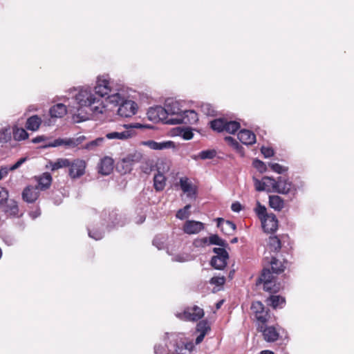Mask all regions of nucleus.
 Listing matches in <instances>:
<instances>
[{
  "mask_svg": "<svg viewBox=\"0 0 354 354\" xmlns=\"http://www.w3.org/2000/svg\"><path fill=\"white\" fill-rule=\"evenodd\" d=\"M261 151L265 158H270L274 155V150L270 147H262Z\"/></svg>",
  "mask_w": 354,
  "mask_h": 354,
  "instance_id": "obj_53",
  "label": "nucleus"
},
{
  "mask_svg": "<svg viewBox=\"0 0 354 354\" xmlns=\"http://www.w3.org/2000/svg\"><path fill=\"white\" fill-rule=\"evenodd\" d=\"M26 158H20L19 160L17 161L16 163H15L14 165H12V166L10 167V170L14 171V170L18 169L23 163H24L26 162Z\"/></svg>",
  "mask_w": 354,
  "mask_h": 354,
  "instance_id": "obj_58",
  "label": "nucleus"
},
{
  "mask_svg": "<svg viewBox=\"0 0 354 354\" xmlns=\"http://www.w3.org/2000/svg\"><path fill=\"white\" fill-rule=\"evenodd\" d=\"M124 127L127 129H132L133 128L142 129V128L145 127L144 125H142L140 123H136L134 124H127V125H124Z\"/></svg>",
  "mask_w": 354,
  "mask_h": 354,
  "instance_id": "obj_62",
  "label": "nucleus"
},
{
  "mask_svg": "<svg viewBox=\"0 0 354 354\" xmlns=\"http://www.w3.org/2000/svg\"><path fill=\"white\" fill-rule=\"evenodd\" d=\"M165 243V238L162 236H156L153 241V245H155L158 250L163 248Z\"/></svg>",
  "mask_w": 354,
  "mask_h": 354,
  "instance_id": "obj_50",
  "label": "nucleus"
},
{
  "mask_svg": "<svg viewBox=\"0 0 354 354\" xmlns=\"http://www.w3.org/2000/svg\"><path fill=\"white\" fill-rule=\"evenodd\" d=\"M204 229V224L202 222L194 220H187L183 225V230L187 234H195L199 233Z\"/></svg>",
  "mask_w": 354,
  "mask_h": 354,
  "instance_id": "obj_15",
  "label": "nucleus"
},
{
  "mask_svg": "<svg viewBox=\"0 0 354 354\" xmlns=\"http://www.w3.org/2000/svg\"><path fill=\"white\" fill-rule=\"evenodd\" d=\"M251 309L255 314V318L258 324H265L268 319V313L265 310L263 304L260 301H254L252 304Z\"/></svg>",
  "mask_w": 354,
  "mask_h": 354,
  "instance_id": "obj_11",
  "label": "nucleus"
},
{
  "mask_svg": "<svg viewBox=\"0 0 354 354\" xmlns=\"http://www.w3.org/2000/svg\"><path fill=\"white\" fill-rule=\"evenodd\" d=\"M216 221L218 227H219L225 234L231 235L234 232L236 225L233 222L225 220L223 218H217Z\"/></svg>",
  "mask_w": 354,
  "mask_h": 354,
  "instance_id": "obj_23",
  "label": "nucleus"
},
{
  "mask_svg": "<svg viewBox=\"0 0 354 354\" xmlns=\"http://www.w3.org/2000/svg\"><path fill=\"white\" fill-rule=\"evenodd\" d=\"M200 241L204 244L216 245L222 247H225L227 245V243L217 234H212L209 238H202L200 239Z\"/></svg>",
  "mask_w": 354,
  "mask_h": 354,
  "instance_id": "obj_28",
  "label": "nucleus"
},
{
  "mask_svg": "<svg viewBox=\"0 0 354 354\" xmlns=\"http://www.w3.org/2000/svg\"><path fill=\"white\" fill-rule=\"evenodd\" d=\"M86 137L84 136H80L76 138H68V139H62L58 138L55 140L53 142H49L46 143L42 146L44 148L46 147H56L61 145H66L69 147H77L79 145L82 143L84 140H85Z\"/></svg>",
  "mask_w": 354,
  "mask_h": 354,
  "instance_id": "obj_8",
  "label": "nucleus"
},
{
  "mask_svg": "<svg viewBox=\"0 0 354 354\" xmlns=\"http://www.w3.org/2000/svg\"><path fill=\"white\" fill-rule=\"evenodd\" d=\"M11 140V131L10 128H4L0 131V143H6Z\"/></svg>",
  "mask_w": 354,
  "mask_h": 354,
  "instance_id": "obj_42",
  "label": "nucleus"
},
{
  "mask_svg": "<svg viewBox=\"0 0 354 354\" xmlns=\"http://www.w3.org/2000/svg\"><path fill=\"white\" fill-rule=\"evenodd\" d=\"M92 88L97 95H100L102 100L104 101V97L112 92L113 86L109 75H103L97 77L95 85Z\"/></svg>",
  "mask_w": 354,
  "mask_h": 354,
  "instance_id": "obj_4",
  "label": "nucleus"
},
{
  "mask_svg": "<svg viewBox=\"0 0 354 354\" xmlns=\"http://www.w3.org/2000/svg\"><path fill=\"white\" fill-rule=\"evenodd\" d=\"M225 282V278L223 276L214 277L210 279L209 283L216 286H221Z\"/></svg>",
  "mask_w": 354,
  "mask_h": 354,
  "instance_id": "obj_48",
  "label": "nucleus"
},
{
  "mask_svg": "<svg viewBox=\"0 0 354 354\" xmlns=\"http://www.w3.org/2000/svg\"><path fill=\"white\" fill-rule=\"evenodd\" d=\"M137 110L138 105L134 101L124 100L122 104H120L118 113L121 117L129 118L134 115Z\"/></svg>",
  "mask_w": 354,
  "mask_h": 354,
  "instance_id": "obj_9",
  "label": "nucleus"
},
{
  "mask_svg": "<svg viewBox=\"0 0 354 354\" xmlns=\"http://www.w3.org/2000/svg\"><path fill=\"white\" fill-rule=\"evenodd\" d=\"M105 142V137H100L92 141H90L82 146V149L88 151H96L98 148L102 147Z\"/></svg>",
  "mask_w": 354,
  "mask_h": 354,
  "instance_id": "obj_29",
  "label": "nucleus"
},
{
  "mask_svg": "<svg viewBox=\"0 0 354 354\" xmlns=\"http://www.w3.org/2000/svg\"><path fill=\"white\" fill-rule=\"evenodd\" d=\"M141 158L142 155L140 153H131L123 158V162H130L133 165L134 163L138 162Z\"/></svg>",
  "mask_w": 354,
  "mask_h": 354,
  "instance_id": "obj_41",
  "label": "nucleus"
},
{
  "mask_svg": "<svg viewBox=\"0 0 354 354\" xmlns=\"http://www.w3.org/2000/svg\"><path fill=\"white\" fill-rule=\"evenodd\" d=\"M69 94L75 100L77 110L86 113L85 115L81 116V120L88 119L89 115L98 117L106 114L108 109L105 102L102 100L100 95H97L93 91L92 86L73 88L70 90Z\"/></svg>",
  "mask_w": 354,
  "mask_h": 354,
  "instance_id": "obj_1",
  "label": "nucleus"
},
{
  "mask_svg": "<svg viewBox=\"0 0 354 354\" xmlns=\"http://www.w3.org/2000/svg\"><path fill=\"white\" fill-rule=\"evenodd\" d=\"M142 145L153 150H163L174 147V142L172 141L156 142L154 140H147L142 142Z\"/></svg>",
  "mask_w": 354,
  "mask_h": 354,
  "instance_id": "obj_19",
  "label": "nucleus"
},
{
  "mask_svg": "<svg viewBox=\"0 0 354 354\" xmlns=\"http://www.w3.org/2000/svg\"><path fill=\"white\" fill-rule=\"evenodd\" d=\"M135 134V131L133 129H127L121 131H113L108 133L105 135V138L109 140H126L131 137H133Z\"/></svg>",
  "mask_w": 354,
  "mask_h": 354,
  "instance_id": "obj_21",
  "label": "nucleus"
},
{
  "mask_svg": "<svg viewBox=\"0 0 354 354\" xmlns=\"http://www.w3.org/2000/svg\"><path fill=\"white\" fill-rule=\"evenodd\" d=\"M8 192L4 188H0V205H3L8 200Z\"/></svg>",
  "mask_w": 354,
  "mask_h": 354,
  "instance_id": "obj_52",
  "label": "nucleus"
},
{
  "mask_svg": "<svg viewBox=\"0 0 354 354\" xmlns=\"http://www.w3.org/2000/svg\"><path fill=\"white\" fill-rule=\"evenodd\" d=\"M225 140L228 142L229 145H230L232 147H234L236 149H239L240 147H241L239 142L235 139L230 136L225 137Z\"/></svg>",
  "mask_w": 354,
  "mask_h": 354,
  "instance_id": "obj_56",
  "label": "nucleus"
},
{
  "mask_svg": "<svg viewBox=\"0 0 354 354\" xmlns=\"http://www.w3.org/2000/svg\"><path fill=\"white\" fill-rule=\"evenodd\" d=\"M39 194L37 187L28 186L22 192V198L24 201L32 203L37 199Z\"/></svg>",
  "mask_w": 354,
  "mask_h": 354,
  "instance_id": "obj_22",
  "label": "nucleus"
},
{
  "mask_svg": "<svg viewBox=\"0 0 354 354\" xmlns=\"http://www.w3.org/2000/svg\"><path fill=\"white\" fill-rule=\"evenodd\" d=\"M148 119L155 123L162 122L167 124V115L165 111V106H156L150 107L147 113Z\"/></svg>",
  "mask_w": 354,
  "mask_h": 354,
  "instance_id": "obj_7",
  "label": "nucleus"
},
{
  "mask_svg": "<svg viewBox=\"0 0 354 354\" xmlns=\"http://www.w3.org/2000/svg\"><path fill=\"white\" fill-rule=\"evenodd\" d=\"M41 119L38 115H32L28 118L26 124V127L27 129L35 131L41 125Z\"/></svg>",
  "mask_w": 354,
  "mask_h": 354,
  "instance_id": "obj_30",
  "label": "nucleus"
},
{
  "mask_svg": "<svg viewBox=\"0 0 354 354\" xmlns=\"http://www.w3.org/2000/svg\"><path fill=\"white\" fill-rule=\"evenodd\" d=\"M70 159L58 158L55 162H50V167L52 171H55L61 168H68Z\"/></svg>",
  "mask_w": 354,
  "mask_h": 354,
  "instance_id": "obj_34",
  "label": "nucleus"
},
{
  "mask_svg": "<svg viewBox=\"0 0 354 354\" xmlns=\"http://www.w3.org/2000/svg\"><path fill=\"white\" fill-rule=\"evenodd\" d=\"M124 99L125 95L124 91L121 88H113L112 92L106 95L104 97V101L113 104V106H120Z\"/></svg>",
  "mask_w": 354,
  "mask_h": 354,
  "instance_id": "obj_13",
  "label": "nucleus"
},
{
  "mask_svg": "<svg viewBox=\"0 0 354 354\" xmlns=\"http://www.w3.org/2000/svg\"><path fill=\"white\" fill-rule=\"evenodd\" d=\"M231 209L233 212H239L241 209V205L239 203L236 202L232 204Z\"/></svg>",
  "mask_w": 354,
  "mask_h": 354,
  "instance_id": "obj_61",
  "label": "nucleus"
},
{
  "mask_svg": "<svg viewBox=\"0 0 354 354\" xmlns=\"http://www.w3.org/2000/svg\"><path fill=\"white\" fill-rule=\"evenodd\" d=\"M189 260L188 254H177L172 257V261L178 262H185Z\"/></svg>",
  "mask_w": 354,
  "mask_h": 354,
  "instance_id": "obj_55",
  "label": "nucleus"
},
{
  "mask_svg": "<svg viewBox=\"0 0 354 354\" xmlns=\"http://www.w3.org/2000/svg\"><path fill=\"white\" fill-rule=\"evenodd\" d=\"M263 290L267 292H276L279 290V287L276 286L274 281L263 283Z\"/></svg>",
  "mask_w": 354,
  "mask_h": 354,
  "instance_id": "obj_46",
  "label": "nucleus"
},
{
  "mask_svg": "<svg viewBox=\"0 0 354 354\" xmlns=\"http://www.w3.org/2000/svg\"><path fill=\"white\" fill-rule=\"evenodd\" d=\"M210 127L218 132L234 133L241 127L236 121H228L224 118H218L210 122Z\"/></svg>",
  "mask_w": 354,
  "mask_h": 354,
  "instance_id": "obj_3",
  "label": "nucleus"
},
{
  "mask_svg": "<svg viewBox=\"0 0 354 354\" xmlns=\"http://www.w3.org/2000/svg\"><path fill=\"white\" fill-rule=\"evenodd\" d=\"M277 180H276L275 179H274L271 177H268V176L263 177V184L266 187L265 191L274 192V189H276V188H277Z\"/></svg>",
  "mask_w": 354,
  "mask_h": 354,
  "instance_id": "obj_35",
  "label": "nucleus"
},
{
  "mask_svg": "<svg viewBox=\"0 0 354 354\" xmlns=\"http://www.w3.org/2000/svg\"><path fill=\"white\" fill-rule=\"evenodd\" d=\"M3 212L10 216H19V207L16 201H8L3 205Z\"/></svg>",
  "mask_w": 354,
  "mask_h": 354,
  "instance_id": "obj_25",
  "label": "nucleus"
},
{
  "mask_svg": "<svg viewBox=\"0 0 354 354\" xmlns=\"http://www.w3.org/2000/svg\"><path fill=\"white\" fill-rule=\"evenodd\" d=\"M86 168L85 160L80 158L70 160L68 176L72 179H77L84 175Z\"/></svg>",
  "mask_w": 354,
  "mask_h": 354,
  "instance_id": "obj_5",
  "label": "nucleus"
},
{
  "mask_svg": "<svg viewBox=\"0 0 354 354\" xmlns=\"http://www.w3.org/2000/svg\"><path fill=\"white\" fill-rule=\"evenodd\" d=\"M258 330L263 335L264 339L268 342H275L278 339L279 334L274 326H266V324H258Z\"/></svg>",
  "mask_w": 354,
  "mask_h": 354,
  "instance_id": "obj_10",
  "label": "nucleus"
},
{
  "mask_svg": "<svg viewBox=\"0 0 354 354\" xmlns=\"http://www.w3.org/2000/svg\"><path fill=\"white\" fill-rule=\"evenodd\" d=\"M179 135L184 140H191L194 136V133H193L192 129H190L189 128H185V129H180Z\"/></svg>",
  "mask_w": 354,
  "mask_h": 354,
  "instance_id": "obj_47",
  "label": "nucleus"
},
{
  "mask_svg": "<svg viewBox=\"0 0 354 354\" xmlns=\"http://www.w3.org/2000/svg\"><path fill=\"white\" fill-rule=\"evenodd\" d=\"M269 205L271 208L277 211H280L283 208L284 202L283 200L279 196H270Z\"/></svg>",
  "mask_w": 354,
  "mask_h": 354,
  "instance_id": "obj_32",
  "label": "nucleus"
},
{
  "mask_svg": "<svg viewBox=\"0 0 354 354\" xmlns=\"http://www.w3.org/2000/svg\"><path fill=\"white\" fill-rule=\"evenodd\" d=\"M196 330L200 332V333H204V334L206 335L207 331L210 330V328L207 322L203 321L197 324Z\"/></svg>",
  "mask_w": 354,
  "mask_h": 354,
  "instance_id": "obj_49",
  "label": "nucleus"
},
{
  "mask_svg": "<svg viewBox=\"0 0 354 354\" xmlns=\"http://www.w3.org/2000/svg\"><path fill=\"white\" fill-rule=\"evenodd\" d=\"M268 246L271 251L278 252L281 248V241L277 236H270L268 241Z\"/></svg>",
  "mask_w": 354,
  "mask_h": 354,
  "instance_id": "obj_39",
  "label": "nucleus"
},
{
  "mask_svg": "<svg viewBox=\"0 0 354 354\" xmlns=\"http://www.w3.org/2000/svg\"><path fill=\"white\" fill-rule=\"evenodd\" d=\"M88 236L96 241L100 240L104 235L102 232H98L95 230L94 228H91V227H88Z\"/></svg>",
  "mask_w": 354,
  "mask_h": 354,
  "instance_id": "obj_45",
  "label": "nucleus"
},
{
  "mask_svg": "<svg viewBox=\"0 0 354 354\" xmlns=\"http://www.w3.org/2000/svg\"><path fill=\"white\" fill-rule=\"evenodd\" d=\"M253 166L260 172H264L266 170V166L265 163L263 161L257 159L253 161Z\"/></svg>",
  "mask_w": 354,
  "mask_h": 354,
  "instance_id": "obj_51",
  "label": "nucleus"
},
{
  "mask_svg": "<svg viewBox=\"0 0 354 354\" xmlns=\"http://www.w3.org/2000/svg\"><path fill=\"white\" fill-rule=\"evenodd\" d=\"M213 251L216 255L212 258V266L217 270H223L226 266L229 258L227 252L221 248H214Z\"/></svg>",
  "mask_w": 354,
  "mask_h": 354,
  "instance_id": "obj_6",
  "label": "nucleus"
},
{
  "mask_svg": "<svg viewBox=\"0 0 354 354\" xmlns=\"http://www.w3.org/2000/svg\"><path fill=\"white\" fill-rule=\"evenodd\" d=\"M204 315L203 309L194 306L193 307L187 308L184 311L183 314L180 316V318L188 321H198L202 318Z\"/></svg>",
  "mask_w": 354,
  "mask_h": 354,
  "instance_id": "obj_12",
  "label": "nucleus"
},
{
  "mask_svg": "<svg viewBox=\"0 0 354 354\" xmlns=\"http://www.w3.org/2000/svg\"><path fill=\"white\" fill-rule=\"evenodd\" d=\"M254 212L257 215L258 218L262 221L264 218L269 216L270 214L267 213V209L264 205H262L259 202H257V206L254 209Z\"/></svg>",
  "mask_w": 354,
  "mask_h": 354,
  "instance_id": "obj_38",
  "label": "nucleus"
},
{
  "mask_svg": "<svg viewBox=\"0 0 354 354\" xmlns=\"http://www.w3.org/2000/svg\"><path fill=\"white\" fill-rule=\"evenodd\" d=\"M198 120V113L194 110H184L183 115L176 120L178 124H195Z\"/></svg>",
  "mask_w": 354,
  "mask_h": 354,
  "instance_id": "obj_18",
  "label": "nucleus"
},
{
  "mask_svg": "<svg viewBox=\"0 0 354 354\" xmlns=\"http://www.w3.org/2000/svg\"><path fill=\"white\" fill-rule=\"evenodd\" d=\"M238 138L241 142L245 145H252L256 142L255 134L248 129H241L238 133Z\"/></svg>",
  "mask_w": 354,
  "mask_h": 354,
  "instance_id": "obj_24",
  "label": "nucleus"
},
{
  "mask_svg": "<svg viewBox=\"0 0 354 354\" xmlns=\"http://www.w3.org/2000/svg\"><path fill=\"white\" fill-rule=\"evenodd\" d=\"M49 113L51 118H62L67 113L66 106L62 103L57 104L50 109Z\"/></svg>",
  "mask_w": 354,
  "mask_h": 354,
  "instance_id": "obj_26",
  "label": "nucleus"
},
{
  "mask_svg": "<svg viewBox=\"0 0 354 354\" xmlns=\"http://www.w3.org/2000/svg\"><path fill=\"white\" fill-rule=\"evenodd\" d=\"M273 276L269 269L264 268L262 271L259 279L263 282L266 283L268 281H273Z\"/></svg>",
  "mask_w": 354,
  "mask_h": 354,
  "instance_id": "obj_44",
  "label": "nucleus"
},
{
  "mask_svg": "<svg viewBox=\"0 0 354 354\" xmlns=\"http://www.w3.org/2000/svg\"><path fill=\"white\" fill-rule=\"evenodd\" d=\"M269 166L274 171L278 174H282L286 169L278 163H270Z\"/></svg>",
  "mask_w": 354,
  "mask_h": 354,
  "instance_id": "obj_54",
  "label": "nucleus"
},
{
  "mask_svg": "<svg viewBox=\"0 0 354 354\" xmlns=\"http://www.w3.org/2000/svg\"><path fill=\"white\" fill-rule=\"evenodd\" d=\"M270 263L271 265L272 272L276 274H279L283 272L286 268V266L274 257L272 258Z\"/></svg>",
  "mask_w": 354,
  "mask_h": 354,
  "instance_id": "obj_36",
  "label": "nucleus"
},
{
  "mask_svg": "<svg viewBox=\"0 0 354 354\" xmlns=\"http://www.w3.org/2000/svg\"><path fill=\"white\" fill-rule=\"evenodd\" d=\"M12 133L14 139L17 141L24 140L28 137V133L23 128H14Z\"/></svg>",
  "mask_w": 354,
  "mask_h": 354,
  "instance_id": "obj_37",
  "label": "nucleus"
},
{
  "mask_svg": "<svg viewBox=\"0 0 354 354\" xmlns=\"http://www.w3.org/2000/svg\"><path fill=\"white\" fill-rule=\"evenodd\" d=\"M37 180L38 183V189L39 188L41 190H44L48 189L52 183V176L48 173L45 172L40 176L37 177Z\"/></svg>",
  "mask_w": 354,
  "mask_h": 354,
  "instance_id": "obj_27",
  "label": "nucleus"
},
{
  "mask_svg": "<svg viewBox=\"0 0 354 354\" xmlns=\"http://www.w3.org/2000/svg\"><path fill=\"white\" fill-rule=\"evenodd\" d=\"M113 159L111 157L106 156L101 159L98 165V171L102 175H109L113 169Z\"/></svg>",
  "mask_w": 354,
  "mask_h": 354,
  "instance_id": "obj_20",
  "label": "nucleus"
},
{
  "mask_svg": "<svg viewBox=\"0 0 354 354\" xmlns=\"http://www.w3.org/2000/svg\"><path fill=\"white\" fill-rule=\"evenodd\" d=\"M166 185V178L159 171L153 178V186L156 191L160 192L164 189Z\"/></svg>",
  "mask_w": 354,
  "mask_h": 354,
  "instance_id": "obj_31",
  "label": "nucleus"
},
{
  "mask_svg": "<svg viewBox=\"0 0 354 354\" xmlns=\"http://www.w3.org/2000/svg\"><path fill=\"white\" fill-rule=\"evenodd\" d=\"M46 139H47L46 137L44 136H37L35 138H33L32 142L33 143H39V142H41L43 141H46Z\"/></svg>",
  "mask_w": 354,
  "mask_h": 354,
  "instance_id": "obj_63",
  "label": "nucleus"
},
{
  "mask_svg": "<svg viewBox=\"0 0 354 354\" xmlns=\"http://www.w3.org/2000/svg\"><path fill=\"white\" fill-rule=\"evenodd\" d=\"M216 151L214 149H207L201 151L198 154V158H201V160L212 159L216 156Z\"/></svg>",
  "mask_w": 354,
  "mask_h": 354,
  "instance_id": "obj_40",
  "label": "nucleus"
},
{
  "mask_svg": "<svg viewBox=\"0 0 354 354\" xmlns=\"http://www.w3.org/2000/svg\"><path fill=\"white\" fill-rule=\"evenodd\" d=\"M267 304L273 308H277V307L281 308L285 304V299L279 295H272L267 299Z\"/></svg>",
  "mask_w": 354,
  "mask_h": 354,
  "instance_id": "obj_33",
  "label": "nucleus"
},
{
  "mask_svg": "<svg viewBox=\"0 0 354 354\" xmlns=\"http://www.w3.org/2000/svg\"><path fill=\"white\" fill-rule=\"evenodd\" d=\"M121 165L124 170V173L130 172L133 167V165L130 162H123V160H122Z\"/></svg>",
  "mask_w": 354,
  "mask_h": 354,
  "instance_id": "obj_60",
  "label": "nucleus"
},
{
  "mask_svg": "<svg viewBox=\"0 0 354 354\" xmlns=\"http://www.w3.org/2000/svg\"><path fill=\"white\" fill-rule=\"evenodd\" d=\"M296 191L295 187L288 179L284 177L280 176L277 179V188L274 192H278L282 194H286L290 192H295Z\"/></svg>",
  "mask_w": 354,
  "mask_h": 354,
  "instance_id": "obj_14",
  "label": "nucleus"
},
{
  "mask_svg": "<svg viewBox=\"0 0 354 354\" xmlns=\"http://www.w3.org/2000/svg\"><path fill=\"white\" fill-rule=\"evenodd\" d=\"M41 212L39 209H35V211H32L29 213L30 217L33 219L36 218L40 215Z\"/></svg>",
  "mask_w": 354,
  "mask_h": 354,
  "instance_id": "obj_64",
  "label": "nucleus"
},
{
  "mask_svg": "<svg viewBox=\"0 0 354 354\" xmlns=\"http://www.w3.org/2000/svg\"><path fill=\"white\" fill-rule=\"evenodd\" d=\"M9 171H10V167H1L0 169V179L5 178L8 175Z\"/></svg>",
  "mask_w": 354,
  "mask_h": 354,
  "instance_id": "obj_59",
  "label": "nucleus"
},
{
  "mask_svg": "<svg viewBox=\"0 0 354 354\" xmlns=\"http://www.w3.org/2000/svg\"><path fill=\"white\" fill-rule=\"evenodd\" d=\"M165 109L167 115V124H177L176 119L183 115V111L180 102L173 99L168 98L165 102Z\"/></svg>",
  "mask_w": 354,
  "mask_h": 354,
  "instance_id": "obj_2",
  "label": "nucleus"
},
{
  "mask_svg": "<svg viewBox=\"0 0 354 354\" xmlns=\"http://www.w3.org/2000/svg\"><path fill=\"white\" fill-rule=\"evenodd\" d=\"M254 186H255V189L257 191H259V192H261V191H265L266 190V187L263 184V179L261 180H259L257 179H255L254 180Z\"/></svg>",
  "mask_w": 354,
  "mask_h": 354,
  "instance_id": "obj_57",
  "label": "nucleus"
},
{
  "mask_svg": "<svg viewBox=\"0 0 354 354\" xmlns=\"http://www.w3.org/2000/svg\"><path fill=\"white\" fill-rule=\"evenodd\" d=\"M180 186L183 193L189 198H195L196 195V187L187 177L180 178Z\"/></svg>",
  "mask_w": 354,
  "mask_h": 354,
  "instance_id": "obj_16",
  "label": "nucleus"
},
{
  "mask_svg": "<svg viewBox=\"0 0 354 354\" xmlns=\"http://www.w3.org/2000/svg\"><path fill=\"white\" fill-rule=\"evenodd\" d=\"M264 232L272 233L278 228V220L274 214H270L269 216L261 221Z\"/></svg>",
  "mask_w": 354,
  "mask_h": 354,
  "instance_id": "obj_17",
  "label": "nucleus"
},
{
  "mask_svg": "<svg viewBox=\"0 0 354 354\" xmlns=\"http://www.w3.org/2000/svg\"><path fill=\"white\" fill-rule=\"evenodd\" d=\"M190 205H185L183 209H179L176 213V217L180 220H183L189 216Z\"/></svg>",
  "mask_w": 354,
  "mask_h": 354,
  "instance_id": "obj_43",
  "label": "nucleus"
}]
</instances>
